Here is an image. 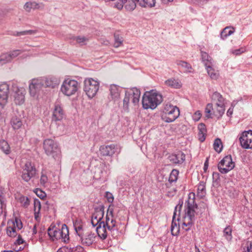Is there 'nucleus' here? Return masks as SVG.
Returning <instances> with one entry per match:
<instances>
[{
  "label": "nucleus",
  "mask_w": 252,
  "mask_h": 252,
  "mask_svg": "<svg viewBox=\"0 0 252 252\" xmlns=\"http://www.w3.org/2000/svg\"><path fill=\"white\" fill-rule=\"evenodd\" d=\"M202 211L195 203V193L190 192L185 202V214L183 218L182 228L186 231L192 226L197 216Z\"/></svg>",
  "instance_id": "obj_1"
},
{
  "label": "nucleus",
  "mask_w": 252,
  "mask_h": 252,
  "mask_svg": "<svg viewBox=\"0 0 252 252\" xmlns=\"http://www.w3.org/2000/svg\"><path fill=\"white\" fill-rule=\"evenodd\" d=\"M113 210L109 207L108 209L105 220L102 221L96 228L98 236L101 240H105L109 233L117 230L118 227L115 220L113 215Z\"/></svg>",
  "instance_id": "obj_2"
},
{
  "label": "nucleus",
  "mask_w": 252,
  "mask_h": 252,
  "mask_svg": "<svg viewBox=\"0 0 252 252\" xmlns=\"http://www.w3.org/2000/svg\"><path fill=\"white\" fill-rule=\"evenodd\" d=\"M162 95L154 90L146 92L142 97V105L145 109H155L162 101Z\"/></svg>",
  "instance_id": "obj_3"
},
{
  "label": "nucleus",
  "mask_w": 252,
  "mask_h": 252,
  "mask_svg": "<svg viewBox=\"0 0 252 252\" xmlns=\"http://www.w3.org/2000/svg\"><path fill=\"white\" fill-rule=\"evenodd\" d=\"M48 234L53 241L61 240L62 241L66 243L69 240L68 229L64 224L62 225L61 228L56 226L49 227Z\"/></svg>",
  "instance_id": "obj_4"
},
{
  "label": "nucleus",
  "mask_w": 252,
  "mask_h": 252,
  "mask_svg": "<svg viewBox=\"0 0 252 252\" xmlns=\"http://www.w3.org/2000/svg\"><path fill=\"white\" fill-rule=\"evenodd\" d=\"M43 148L45 153L55 160L60 161L61 158V151L58 143L52 139H46L43 142Z\"/></svg>",
  "instance_id": "obj_5"
},
{
  "label": "nucleus",
  "mask_w": 252,
  "mask_h": 252,
  "mask_svg": "<svg viewBox=\"0 0 252 252\" xmlns=\"http://www.w3.org/2000/svg\"><path fill=\"white\" fill-rule=\"evenodd\" d=\"M180 115L178 107L170 103L164 105L163 108L161 118L166 123H171L174 121Z\"/></svg>",
  "instance_id": "obj_6"
},
{
  "label": "nucleus",
  "mask_w": 252,
  "mask_h": 252,
  "mask_svg": "<svg viewBox=\"0 0 252 252\" xmlns=\"http://www.w3.org/2000/svg\"><path fill=\"white\" fill-rule=\"evenodd\" d=\"M140 97V92L139 89L133 88L126 91L125 96L123 99V110L128 112L129 110V104L130 101L134 105L139 103Z\"/></svg>",
  "instance_id": "obj_7"
},
{
  "label": "nucleus",
  "mask_w": 252,
  "mask_h": 252,
  "mask_svg": "<svg viewBox=\"0 0 252 252\" xmlns=\"http://www.w3.org/2000/svg\"><path fill=\"white\" fill-rule=\"evenodd\" d=\"M80 84L77 81L67 78L63 81L61 87V91L64 95L70 96L77 93Z\"/></svg>",
  "instance_id": "obj_8"
},
{
  "label": "nucleus",
  "mask_w": 252,
  "mask_h": 252,
  "mask_svg": "<svg viewBox=\"0 0 252 252\" xmlns=\"http://www.w3.org/2000/svg\"><path fill=\"white\" fill-rule=\"evenodd\" d=\"M84 91L89 98H93L99 88V82L92 78H88L84 81Z\"/></svg>",
  "instance_id": "obj_9"
},
{
  "label": "nucleus",
  "mask_w": 252,
  "mask_h": 252,
  "mask_svg": "<svg viewBox=\"0 0 252 252\" xmlns=\"http://www.w3.org/2000/svg\"><path fill=\"white\" fill-rule=\"evenodd\" d=\"M14 84L12 82L0 84V106L2 108L8 103L9 94L12 92V85Z\"/></svg>",
  "instance_id": "obj_10"
},
{
  "label": "nucleus",
  "mask_w": 252,
  "mask_h": 252,
  "mask_svg": "<svg viewBox=\"0 0 252 252\" xmlns=\"http://www.w3.org/2000/svg\"><path fill=\"white\" fill-rule=\"evenodd\" d=\"M26 90L24 88L19 87L17 84L12 85L11 96L13 97L14 101L16 105H22L25 102Z\"/></svg>",
  "instance_id": "obj_11"
},
{
  "label": "nucleus",
  "mask_w": 252,
  "mask_h": 252,
  "mask_svg": "<svg viewBox=\"0 0 252 252\" xmlns=\"http://www.w3.org/2000/svg\"><path fill=\"white\" fill-rule=\"evenodd\" d=\"M107 166L104 162H99L93 169L94 178L96 180L105 181L107 177Z\"/></svg>",
  "instance_id": "obj_12"
},
{
  "label": "nucleus",
  "mask_w": 252,
  "mask_h": 252,
  "mask_svg": "<svg viewBox=\"0 0 252 252\" xmlns=\"http://www.w3.org/2000/svg\"><path fill=\"white\" fill-rule=\"evenodd\" d=\"M43 86V81L40 78H34L30 80L29 83L30 95L32 97L37 98L40 90Z\"/></svg>",
  "instance_id": "obj_13"
},
{
  "label": "nucleus",
  "mask_w": 252,
  "mask_h": 252,
  "mask_svg": "<svg viewBox=\"0 0 252 252\" xmlns=\"http://www.w3.org/2000/svg\"><path fill=\"white\" fill-rule=\"evenodd\" d=\"M183 204V202L182 201L181 204L179 203L175 208L171 225V232L173 236H177L180 231L179 219L178 218L176 219V216L180 215Z\"/></svg>",
  "instance_id": "obj_14"
},
{
  "label": "nucleus",
  "mask_w": 252,
  "mask_h": 252,
  "mask_svg": "<svg viewBox=\"0 0 252 252\" xmlns=\"http://www.w3.org/2000/svg\"><path fill=\"white\" fill-rule=\"evenodd\" d=\"M235 166V163L232 161L230 155L225 156L219 163L218 169L223 174L227 173Z\"/></svg>",
  "instance_id": "obj_15"
},
{
  "label": "nucleus",
  "mask_w": 252,
  "mask_h": 252,
  "mask_svg": "<svg viewBox=\"0 0 252 252\" xmlns=\"http://www.w3.org/2000/svg\"><path fill=\"white\" fill-rule=\"evenodd\" d=\"M35 168L30 162H27L23 168L22 179L26 182L29 181L36 174Z\"/></svg>",
  "instance_id": "obj_16"
},
{
  "label": "nucleus",
  "mask_w": 252,
  "mask_h": 252,
  "mask_svg": "<svg viewBox=\"0 0 252 252\" xmlns=\"http://www.w3.org/2000/svg\"><path fill=\"white\" fill-rule=\"evenodd\" d=\"M239 140L241 146L245 149H252V130L244 131Z\"/></svg>",
  "instance_id": "obj_17"
},
{
  "label": "nucleus",
  "mask_w": 252,
  "mask_h": 252,
  "mask_svg": "<svg viewBox=\"0 0 252 252\" xmlns=\"http://www.w3.org/2000/svg\"><path fill=\"white\" fill-rule=\"evenodd\" d=\"M104 211L102 209H96L94 212L92 214L91 223L93 226H99L102 219L104 216Z\"/></svg>",
  "instance_id": "obj_18"
},
{
  "label": "nucleus",
  "mask_w": 252,
  "mask_h": 252,
  "mask_svg": "<svg viewBox=\"0 0 252 252\" xmlns=\"http://www.w3.org/2000/svg\"><path fill=\"white\" fill-rule=\"evenodd\" d=\"M44 86L46 87L55 88L59 84V79L58 77L50 76L46 77L41 78Z\"/></svg>",
  "instance_id": "obj_19"
},
{
  "label": "nucleus",
  "mask_w": 252,
  "mask_h": 252,
  "mask_svg": "<svg viewBox=\"0 0 252 252\" xmlns=\"http://www.w3.org/2000/svg\"><path fill=\"white\" fill-rule=\"evenodd\" d=\"M63 117L64 112L61 105L59 103H56L53 112L52 120L54 121H60L63 120Z\"/></svg>",
  "instance_id": "obj_20"
},
{
  "label": "nucleus",
  "mask_w": 252,
  "mask_h": 252,
  "mask_svg": "<svg viewBox=\"0 0 252 252\" xmlns=\"http://www.w3.org/2000/svg\"><path fill=\"white\" fill-rule=\"evenodd\" d=\"M81 243L83 245L87 246L92 245L95 240V234L91 232L86 233L83 236L81 237Z\"/></svg>",
  "instance_id": "obj_21"
},
{
  "label": "nucleus",
  "mask_w": 252,
  "mask_h": 252,
  "mask_svg": "<svg viewBox=\"0 0 252 252\" xmlns=\"http://www.w3.org/2000/svg\"><path fill=\"white\" fill-rule=\"evenodd\" d=\"M186 156L181 152L170 155L168 159L170 162L174 164H182L185 160Z\"/></svg>",
  "instance_id": "obj_22"
},
{
  "label": "nucleus",
  "mask_w": 252,
  "mask_h": 252,
  "mask_svg": "<svg viewBox=\"0 0 252 252\" xmlns=\"http://www.w3.org/2000/svg\"><path fill=\"white\" fill-rule=\"evenodd\" d=\"M116 147L114 145L100 146V154L104 156H112L116 152Z\"/></svg>",
  "instance_id": "obj_23"
},
{
  "label": "nucleus",
  "mask_w": 252,
  "mask_h": 252,
  "mask_svg": "<svg viewBox=\"0 0 252 252\" xmlns=\"http://www.w3.org/2000/svg\"><path fill=\"white\" fill-rule=\"evenodd\" d=\"M109 90L112 99L116 100L120 98L121 89L119 87L115 85H111Z\"/></svg>",
  "instance_id": "obj_24"
},
{
  "label": "nucleus",
  "mask_w": 252,
  "mask_h": 252,
  "mask_svg": "<svg viewBox=\"0 0 252 252\" xmlns=\"http://www.w3.org/2000/svg\"><path fill=\"white\" fill-rule=\"evenodd\" d=\"M211 97L212 100L216 102V106L225 105V99L219 93L214 92Z\"/></svg>",
  "instance_id": "obj_25"
},
{
  "label": "nucleus",
  "mask_w": 252,
  "mask_h": 252,
  "mask_svg": "<svg viewBox=\"0 0 252 252\" xmlns=\"http://www.w3.org/2000/svg\"><path fill=\"white\" fill-rule=\"evenodd\" d=\"M214 64L205 67L207 73L210 77L213 80H217L220 76L219 72L214 68Z\"/></svg>",
  "instance_id": "obj_26"
},
{
  "label": "nucleus",
  "mask_w": 252,
  "mask_h": 252,
  "mask_svg": "<svg viewBox=\"0 0 252 252\" xmlns=\"http://www.w3.org/2000/svg\"><path fill=\"white\" fill-rule=\"evenodd\" d=\"M165 85L175 89H179L182 87V84L178 79L172 78L164 82Z\"/></svg>",
  "instance_id": "obj_27"
},
{
  "label": "nucleus",
  "mask_w": 252,
  "mask_h": 252,
  "mask_svg": "<svg viewBox=\"0 0 252 252\" xmlns=\"http://www.w3.org/2000/svg\"><path fill=\"white\" fill-rule=\"evenodd\" d=\"M10 123L14 129H19L23 125V123L20 117L16 115L12 117Z\"/></svg>",
  "instance_id": "obj_28"
},
{
  "label": "nucleus",
  "mask_w": 252,
  "mask_h": 252,
  "mask_svg": "<svg viewBox=\"0 0 252 252\" xmlns=\"http://www.w3.org/2000/svg\"><path fill=\"white\" fill-rule=\"evenodd\" d=\"M137 2L139 3V0H122L125 8L128 11L134 9Z\"/></svg>",
  "instance_id": "obj_29"
},
{
  "label": "nucleus",
  "mask_w": 252,
  "mask_h": 252,
  "mask_svg": "<svg viewBox=\"0 0 252 252\" xmlns=\"http://www.w3.org/2000/svg\"><path fill=\"white\" fill-rule=\"evenodd\" d=\"M201 55L202 61L205 67L209 65H213L214 64L213 59L210 56L208 55L207 53L201 51Z\"/></svg>",
  "instance_id": "obj_30"
},
{
  "label": "nucleus",
  "mask_w": 252,
  "mask_h": 252,
  "mask_svg": "<svg viewBox=\"0 0 252 252\" xmlns=\"http://www.w3.org/2000/svg\"><path fill=\"white\" fill-rule=\"evenodd\" d=\"M206 195L205 183L200 182L197 187V195L200 198H202Z\"/></svg>",
  "instance_id": "obj_31"
},
{
  "label": "nucleus",
  "mask_w": 252,
  "mask_h": 252,
  "mask_svg": "<svg viewBox=\"0 0 252 252\" xmlns=\"http://www.w3.org/2000/svg\"><path fill=\"white\" fill-rule=\"evenodd\" d=\"M83 249L80 246H77L76 247L68 248L63 247L59 249L58 252H81Z\"/></svg>",
  "instance_id": "obj_32"
},
{
  "label": "nucleus",
  "mask_w": 252,
  "mask_h": 252,
  "mask_svg": "<svg viewBox=\"0 0 252 252\" xmlns=\"http://www.w3.org/2000/svg\"><path fill=\"white\" fill-rule=\"evenodd\" d=\"M234 32V30L233 28L231 27H227L225 28L223 31L221 32L220 34V38L224 40L226 39L228 36L231 35L232 33H233Z\"/></svg>",
  "instance_id": "obj_33"
},
{
  "label": "nucleus",
  "mask_w": 252,
  "mask_h": 252,
  "mask_svg": "<svg viewBox=\"0 0 252 252\" xmlns=\"http://www.w3.org/2000/svg\"><path fill=\"white\" fill-rule=\"evenodd\" d=\"M18 203H20L21 206L24 208H27L30 204V201L29 198L23 195H20L17 198Z\"/></svg>",
  "instance_id": "obj_34"
},
{
  "label": "nucleus",
  "mask_w": 252,
  "mask_h": 252,
  "mask_svg": "<svg viewBox=\"0 0 252 252\" xmlns=\"http://www.w3.org/2000/svg\"><path fill=\"white\" fill-rule=\"evenodd\" d=\"M6 233L10 237H15L18 235V231L16 227H13L10 223H8V226L6 228Z\"/></svg>",
  "instance_id": "obj_35"
},
{
  "label": "nucleus",
  "mask_w": 252,
  "mask_h": 252,
  "mask_svg": "<svg viewBox=\"0 0 252 252\" xmlns=\"http://www.w3.org/2000/svg\"><path fill=\"white\" fill-rule=\"evenodd\" d=\"M34 217L35 219L37 220L39 218V213L41 209V204L40 202L37 199H35L34 200Z\"/></svg>",
  "instance_id": "obj_36"
},
{
  "label": "nucleus",
  "mask_w": 252,
  "mask_h": 252,
  "mask_svg": "<svg viewBox=\"0 0 252 252\" xmlns=\"http://www.w3.org/2000/svg\"><path fill=\"white\" fill-rule=\"evenodd\" d=\"M217 108L213 110V114H214L218 118L221 117L225 111V105L216 106Z\"/></svg>",
  "instance_id": "obj_37"
},
{
  "label": "nucleus",
  "mask_w": 252,
  "mask_h": 252,
  "mask_svg": "<svg viewBox=\"0 0 252 252\" xmlns=\"http://www.w3.org/2000/svg\"><path fill=\"white\" fill-rule=\"evenodd\" d=\"M177 64L182 67L185 72H190L191 71V66L188 63L183 61H178L177 62Z\"/></svg>",
  "instance_id": "obj_38"
},
{
  "label": "nucleus",
  "mask_w": 252,
  "mask_h": 252,
  "mask_svg": "<svg viewBox=\"0 0 252 252\" xmlns=\"http://www.w3.org/2000/svg\"><path fill=\"white\" fill-rule=\"evenodd\" d=\"M0 149L6 155L9 154L10 152V147L5 140L0 141Z\"/></svg>",
  "instance_id": "obj_39"
},
{
  "label": "nucleus",
  "mask_w": 252,
  "mask_h": 252,
  "mask_svg": "<svg viewBox=\"0 0 252 252\" xmlns=\"http://www.w3.org/2000/svg\"><path fill=\"white\" fill-rule=\"evenodd\" d=\"M11 61L8 52L3 53L0 56V65Z\"/></svg>",
  "instance_id": "obj_40"
},
{
  "label": "nucleus",
  "mask_w": 252,
  "mask_h": 252,
  "mask_svg": "<svg viewBox=\"0 0 252 252\" xmlns=\"http://www.w3.org/2000/svg\"><path fill=\"white\" fill-rule=\"evenodd\" d=\"M156 0H141L139 4L143 7H152L155 5Z\"/></svg>",
  "instance_id": "obj_41"
},
{
  "label": "nucleus",
  "mask_w": 252,
  "mask_h": 252,
  "mask_svg": "<svg viewBox=\"0 0 252 252\" xmlns=\"http://www.w3.org/2000/svg\"><path fill=\"white\" fill-rule=\"evenodd\" d=\"M38 7V4L36 2L29 1L25 4L24 9L27 11H30L32 9L37 8Z\"/></svg>",
  "instance_id": "obj_42"
},
{
  "label": "nucleus",
  "mask_w": 252,
  "mask_h": 252,
  "mask_svg": "<svg viewBox=\"0 0 252 252\" xmlns=\"http://www.w3.org/2000/svg\"><path fill=\"white\" fill-rule=\"evenodd\" d=\"M123 38L122 36H120L119 34H114V46L115 48H118L123 45Z\"/></svg>",
  "instance_id": "obj_43"
},
{
  "label": "nucleus",
  "mask_w": 252,
  "mask_h": 252,
  "mask_svg": "<svg viewBox=\"0 0 252 252\" xmlns=\"http://www.w3.org/2000/svg\"><path fill=\"white\" fill-rule=\"evenodd\" d=\"M27 51H29V50H27V49H23V50L17 49V50H14L13 51H11L9 52L8 53H9V54L10 55L11 60H12L14 58H16L17 57H18V56L21 55L24 52Z\"/></svg>",
  "instance_id": "obj_44"
},
{
  "label": "nucleus",
  "mask_w": 252,
  "mask_h": 252,
  "mask_svg": "<svg viewBox=\"0 0 252 252\" xmlns=\"http://www.w3.org/2000/svg\"><path fill=\"white\" fill-rule=\"evenodd\" d=\"M37 32V31L36 30H27L20 32H16L14 33V35L18 36L26 35H32L36 33Z\"/></svg>",
  "instance_id": "obj_45"
},
{
  "label": "nucleus",
  "mask_w": 252,
  "mask_h": 252,
  "mask_svg": "<svg viewBox=\"0 0 252 252\" xmlns=\"http://www.w3.org/2000/svg\"><path fill=\"white\" fill-rule=\"evenodd\" d=\"M214 148L215 150L218 153H220L222 151V145L220 139L217 138L215 140Z\"/></svg>",
  "instance_id": "obj_46"
},
{
  "label": "nucleus",
  "mask_w": 252,
  "mask_h": 252,
  "mask_svg": "<svg viewBox=\"0 0 252 252\" xmlns=\"http://www.w3.org/2000/svg\"><path fill=\"white\" fill-rule=\"evenodd\" d=\"M178 174L179 171L176 169H173L170 174L169 181L170 183L176 182L178 179Z\"/></svg>",
  "instance_id": "obj_47"
},
{
  "label": "nucleus",
  "mask_w": 252,
  "mask_h": 252,
  "mask_svg": "<svg viewBox=\"0 0 252 252\" xmlns=\"http://www.w3.org/2000/svg\"><path fill=\"white\" fill-rule=\"evenodd\" d=\"M213 110V105L211 103H208L205 108V112L206 117L209 118L211 117L212 114V111Z\"/></svg>",
  "instance_id": "obj_48"
},
{
  "label": "nucleus",
  "mask_w": 252,
  "mask_h": 252,
  "mask_svg": "<svg viewBox=\"0 0 252 252\" xmlns=\"http://www.w3.org/2000/svg\"><path fill=\"white\" fill-rule=\"evenodd\" d=\"M10 223L13 227H16L17 231H19L23 227V224L21 221L18 219H15L14 221H13Z\"/></svg>",
  "instance_id": "obj_49"
},
{
  "label": "nucleus",
  "mask_w": 252,
  "mask_h": 252,
  "mask_svg": "<svg viewBox=\"0 0 252 252\" xmlns=\"http://www.w3.org/2000/svg\"><path fill=\"white\" fill-rule=\"evenodd\" d=\"M231 231L232 230L230 226H227L223 230L224 234L228 240L231 238Z\"/></svg>",
  "instance_id": "obj_50"
},
{
  "label": "nucleus",
  "mask_w": 252,
  "mask_h": 252,
  "mask_svg": "<svg viewBox=\"0 0 252 252\" xmlns=\"http://www.w3.org/2000/svg\"><path fill=\"white\" fill-rule=\"evenodd\" d=\"M48 179L47 176L44 174H42L40 177V184L43 186H46V184L48 183Z\"/></svg>",
  "instance_id": "obj_51"
},
{
  "label": "nucleus",
  "mask_w": 252,
  "mask_h": 252,
  "mask_svg": "<svg viewBox=\"0 0 252 252\" xmlns=\"http://www.w3.org/2000/svg\"><path fill=\"white\" fill-rule=\"evenodd\" d=\"M6 208V205L3 200V198L0 196V215L2 214L3 211L5 210Z\"/></svg>",
  "instance_id": "obj_52"
},
{
  "label": "nucleus",
  "mask_w": 252,
  "mask_h": 252,
  "mask_svg": "<svg viewBox=\"0 0 252 252\" xmlns=\"http://www.w3.org/2000/svg\"><path fill=\"white\" fill-rule=\"evenodd\" d=\"M36 194L40 198H44L46 196V194L44 192L42 191L41 189H36L34 190Z\"/></svg>",
  "instance_id": "obj_53"
},
{
  "label": "nucleus",
  "mask_w": 252,
  "mask_h": 252,
  "mask_svg": "<svg viewBox=\"0 0 252 252\" xmlns=\"http://www.w3.org/2000/svg\"><path fill=\"white\" fill-rule=\"evenodd\" d=\"M82 225L81 224L79 225H75V229L78 235L81 237L82 235Z\"/></svg>",
  "instance_id": "obj_54"
},
{
  "label": "nucleus",
  "mask_w": 252,
  "mask_h": 252,
  "mask_svg": "<svg viewBox=\"0 0 252 252\" xmlns=\"http://www.w3.org/2000/svg\"><path fill=\"white\" fill-rule=\"evenodd\" d=\"M245 51L246 50L245 48H240L238 49L232 50L231 53L235 55H239L244 53Z\"/></svg>",
  "instance_id": "obj_55"
},
{
  "label": "nucleus",
  "mask_w": 252,
  "mask_h": 252,
  "mask_svg": "<svg viewBox=\"0 0 252 252\" xmlns=\"http://www.w3.org/2000/svg\"><path fill=\"white\" fill-rule=\"evenodd\" d=\"M201 117V113L200 111H196L192 116V118L194 121H198Z\"/></svg>",
  "instance_id": "obj_56"
},
{
  "label": "nucleus",
  "mask_w": 252,
  "mask_h": 252,
  "mask_svg": "<svg viewBox=\"0 0 252 252\" xmlns=\"http://www.w3.org/2000/svg\"><path fill=\"white\" fill-rule=\"evenodd\" d=\"M246 250H245L243 252H252V242L250 241H248L246 244Z\"/></svg>",
  "instance_id": "obj_57"
},
{
  "label": "nucleus",
  "mask_w": 252,
  "mask_h": 252,
  "mask_svg": "<svg viewBox=\"0 0 252 252\" xmlns=\"http://www.w3.org/2000/svg\"><path fill=\"white\" fill-rule=\"evenodd\" d=\"M75 40L79 43H83L88 40V39L85 36H77Z\"/></svg>",
  "instance_id": "obj_58"
},
{
  "label": "nucleus",
  "mask_w": 252,
  "mask_h": 252,
  "mask_svg": "<svg viewBox=\"0 0 252 252\" xmlns=\"http://www.w3.org/2000/svg\"><path fill=\"white\" fill-rule=\"evenodd\" d=\"M206 132H198V136L199 140L200 142H203L205 139V135H206Z\"/></svg>",
  "instance_id": "obj_59"
},
{
  "label": "nucleus",
  "mask_w": 252,
  "mask_h": 252,
  "mask_svg": "<svg viewBox=\"0 0 252 252\" xmlns=\"http://www.w3.org/2000/svg\"><path fill=\"white\" fill-rule=\"evenodd\" d=\"M198 130H199V132H203H203H206V129L205 126L203 123H201V124H199L198 126Z\"/></svg>",
  "instance_id": "obj_60"
},
{
  "label": "nucleus",
  "mask_w": 252,
  "mask_h": 252,
  "mask_svg": "<svg viewBox=\"0 0 252 252\" xmlns=\"http://www.w3.org/2000/svg\"><path fill=\"white\" fill-rule=\"evenodd\" d=\"M106 197L109 202H112L113 201L114 197L112 193L107 192L106 193Z\"/></svg>",
  "instance_id": "obj_61"
},
{
  "label": "nucleus",
  "mask_w": 252,
  "mask_h": 252,
  "mask_svg": "<svg viewBox=\"0 0 252 252\" xmlns=\"http://www.w3.org/2000/svg\"><path fill=\"white\" fill-rule=\"evenodd\" d=\"M23 240L22 239L20 235H18V239L16 240V242L14 243L15 244L20 245L23 243Z\"/></svg>",
  "instance_id": "obj_62"
},
{
  "label": "nucleus",
  "mask_w": 252,
  "mask_h": 252,
  "mask_svg": "<svg viewBox=\"0 0 252 252\" xmlns=\"http://www.w3.org/2000/svg\"><path fill=\"white\" fill-rule=\"evenodd\" d=\"M233 112V106L230 107L227 111L226 114L228 117L231 116Z\"/></svg>",
  "instance_id": "obj_63"
},
{
  "label": "nucleus",
  "mask_w": 252,
  "mask_h": 252,
  "mask_svg": "<svg viewBox=\"0 0 252 252\" xmlns=\"http://www.w3.org/2000/svg\"><path fill=\"white\" fill-rule=\"evenodd\" d=\"M209 163H208V158H207L206 161H205L204 164L203 169L205 172H206L208 168Z\"/></svg>",
  "instance_id": "obj_64"
}]
</instances>
